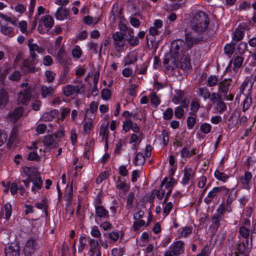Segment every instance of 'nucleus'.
<instances>
[{"label":"nucleus","mask_w":256,"mask_h":256,"mask_svg":"<svg viewBox=\"0 0 256 256\" xmlns=\"http://www.w3.org/2000/svg\"><path fill=\"white\" fill-rule=\"evenodd\" d=\"M209 24L210 18L208 14L201 10L196 12L190 20L192 30L201 35L206 36Z\"/></svg>","instance_id":"nucleus-1"},{"label":"nucleus","mask_w":256,"mask_h":256,"mask_svg":"<svg viewBox=\"0 0 256 256\" xmlns=\"http://www.w3.org/2000/svg\"><path fill=\"white\" fill-rule=\"evenodd\" d=\"M185 42L182 40H177L173 41L171 44L170 53L173 56H181L185 54L187 50Z\"/></svg>","instance_id":"nucleus-2"},{"label":"nucleus","mask_w":256,"mask_h":256,"mask_svg":"<svg viewBox=\"0 0 256 256\" xmlns=\"http://www.w3.org/2000/svg\"><path fill=\"white\" fill-rule=\"evenodd\" d=\"M122 116L126 117V120L123 122L122 130L126 132L129 131L130 129H132L134 132H138L140 130L138 126L136 124L132 122L130 118L132 116L134 117L136 116L128 111H124L122 113Z\"/></svg>","instance_id":"nucleus-3"},{"label":"nucleus","mask_w":256,"mask_h":256,"mask_svg":"<svg viewBox=\"0 0 256 256\" xmlns=\"http://www.w3.org/2000/svg\"><path fill=\"white\" fill-rule=\"evenodd\" d=\"M223 205H220L216 213L212 218V225L213 228L216 230L220 226V222L223 220L224 210Z\"/></svg>","instance_id":"nucleus-4"},{"label":"nucleus","mask_w":256,"mask_h":256,"mask_svg":"<svg viewBox=\"0 0 256 256\" xmlns=\"http://www.w3.org/2000/svg\"><path fill=\"white\" fill-rule=\"evenodd\" d=\"M206 36L200 34L196 36L192 34H188L186 35V46L188 50L192 48V46L201 41L206 39Z\"/></svg>","instance_id":"nucleus-5"},{"label":"nucleus","mask_w":256,"mask_h":256,"mask_svg":"<svg viewBox=\"0 0 256 256\" xmlns=\"http://www.w3.org/2000/svg\"><path fill=\"white\" fill-rule=\"evenodd\" d=\"M179 58L178 56H173L170 53V56H166L164 60V66L168 70H174L178 68Z\"/></svg>","instance_id":"nucleus-6"},{"label":"nucleus","mask_w":256,"mask_h":256,"mask_svg":"<svg viewBox=\"0 0 256 256\" xmlns=\"http://www.w3.org/2000/svg\"><path fill=\"white\" fill-rule=\"evenodd\" d=\"M32 91V88H28L20 91L18 96V104L26 106L30 100Z\"/></svg>","instance_id":"nucleus-7"},{"label":"nucleus","mask_w":256,"mask_h":256,"mask_svg":"<svg viewBox=\"0 0 256 256\" xmlns=\"http://www.w3.org/2000/svg\"><path fill=\"white\" fill-rule=\"evenodd\" d=\"M84 88V85L80 82L77 85L67 84L62 88L64 94L66 96H70L74 94L81 93V90Z\"/></svg>","instance_id":"nucleus-8"},{"label":"nucleus","mask_w":256,"mask_h":256,"mask_svg":"<svg viewBox=\"0 0 256 256\" xmlns=\"http://www.w3.org/2000/svg\"><path fill=\"white\" fill-rule=\"evenodd\" d=\"M250 224V220L245 218L243 220L241 226L239 227L238 232L240 235L246 240H249L250 236H252V230H250L248 228Z\"/></svg>","instance_id":"nucleus-9"},{"label":"nucleus","mask_w":256,"mask_h":256,"mask_svg":"<svg viewBox=\"0 0 256 256\" xmlns=\"http://www.w3.org/2000/svg\"><path fill=\"white\" fill-rule=\"evenodd\" d=\"M112 38L114 42V46L116 51H120L125 46L126 40L124 35L122 33L116 32L112 35Z\"/></svg>","instance_id":"nucleus-10"},{"label":"nucleus","mask_w":256,"mask_h":256,"mask_svg":"<svg viewBox=\"0 0 256 256\" xmlns=\"http://www.w3.org/2000/svg\"><path fill=\"white\" fill-rule=\"evenodd\" d=\"M116 188L120 196H124L130 190V186L124 178L118 177L116 182Z\"/></svg>","instance_id":"nucleus-11"},{"label":"nucleus","mask_w":256,"mask_h":256,"mask_svg":"<svg viewBox=\"0 0 256 256\" xmlns=\"http://www.w3.org/2000/svg\"><path fill=\"white\" fill-rule=\"evenodd\" d=\"M252 236L251 235L250 241L249 240H246V243L239 241L236 246V252L244 253L248 254L252 247Z\"/></svg>","instance_id":"nucleus-12"},{"label":"nucleus","mask_w":256,"mask_h":256,"mask_svg":"<svg viewBox=\"0 0 256 256\" xmlns=\"http://www.w3.org/2000/svg\"><path fill=\"white\" fill-rule=\"evenodd\" d=\"M222 191L225 194L228 193L229 192V189H228L224 186L214 188L208 192L207 196L204 199V202L208 204H210L212 200L215 198L218 193Z\"/></svg>","instance_id":"nucleus-13"},{"label":"nucleus","mask_w":256,"mask_h":256,"mask_svg":"<svg viewBox=\"0 0 256 256\" xmlns=\"http://www.w3.org/2000/svg\"><path fill=\"white\" fill-rule=\"evenodd\" d=\"M43 142L46 149L49 150L56 148L58 146V141L56 139L53 135L51 134L45 136L43 140Z\"/></svg>","instance_id":"nucleus-14"},{"label":"nucleus","mask_w":256,"mask_h":256,"mask_svg":"<svg viewBox=\"0 0 256 256\" xmlns=\"http://www.w3.org/2000/svg\"><path fill=\"white\" fill-rule=\"evenodd\" d=\"M37 244L36 240L31 238L26 243L24 251L26 256H30L36 250Z\"/></svg>","instance_id":"nucleus-15"},{"label":"nucleus","mask_w":256,"mask_h":256,"mask_svg":"<svg viewBox=\"0 0 256 256\" xmlns=\"http://www.w3.org/2000/svg\"><path fill=\"white\" fill-rule=\"evenodd\" d=\"M21 69L24 74L35 72V68L33 66L32 61L29 59H26L22 61Z\"/></svg>","instance_id":"nucleus-16"},{"label":"nucleus","mask_w":256,"mask_h":256,"mask_svg":"<svg viewBox=\"0 0 256 256\" xmlns=\"http://www.w3.org/2000/svg\"><path fill=\"white\" fill-rule=\"evenodd\" d=\"M56 59L62 65L69 63L70 58L68 56L64 48V46L58 51Z\"/></svg>","instance_id":"nucleus-17"},{"label":"nucleus","mask_w":256,"mask_h":256,"mask_svg":"<svg viewBox=\"0 0 256 256\" xmlns=\"http://www.w3.org/2000/svg\"><path fill=\"white\" fill-rule=\"evenodd\" d=\"M231 82V80L229 79H225L220 82L218 84V92L222 94L224 96H226L228 93Z\"/></svg>","instance_id":"nucleus-18"},{"label":"nucleus","mask_w":256,"mask_h":256,"mask_svg":"<svg viewBox=\"0 0 256 256\" xmlns=\"http://www.w3.org/2000/svg\"><path fill=\"white\" fill-rule=\"evenodd\" d=\"M252 174L250 172H246L244 175L240 178V182L242 184V187L246 190H250V183L252 180Z\"/></svg>","instance_id":"nucleus-19"},{"label":"nucleus","mask_w":256,"mask_h":256,"mask_svg":"<svg viewBox=\"0 0 256 256\" xmlns=\"http://www.w3.org/2000/svg\"><path fill=\"white\" fill-rule=\"evenodd\" d=\"M24 108L20 106L16 108L10 114L8 118L12 122H15L22 115Z\"/></svg>","instance_id":"nucleus-20"},{"label":"nucleus","mask_w":256,"mask_h":256,"mask_svg":"<svg viewBox=\"0 0 256 256\" xmlns=\"http://www.w3.org/2000/svg\"><path fill=\"white\" fill-rule=\"evenodd\" d=\"M195 174L194 170L191 168L186 167L184 170V176L182 179V182L186 184L192 178Z\"/></svg>","instance_id":"nucleus-21"},{"label":"nucleus","mask_w":256,"mask_h":256,"mask_svg":"<svg viewBox=\"0 0 256 256\" xmlns=\"http://www.w3.org/2000/svg\"><path fill=\"white\" fill-rule=\"evenodd\" d=\"M9 102V95L4 88L0 89V108H4Z\"/></svg>","instance_id":"nucleus-22"},{"label":"nucleus","mask_w":256,"mask_h":256,"mask_svg":"<svg viewBox=\"0 0 256 256\" xmlns=\"http://www.w3.org/2000/svg\"><path fill=\"white\" fill-rule=\"evenodd\" d=\"M56 88L52 86H42L40 93L42 98L51 96L55 92Z\"/></svg>","instance_id":"nucleus-23"},{"label":"nucleus","mask_w":256,"mask_h":256,"mask_svg":"<svg viewBox=\"0 0 256 256\" xmlns=\"http://www.w3.org/2000/svg\"><path fill=\"white\" fill-rule=\"evenodd\" d=\"M178 67L184 71H188L192 68L190 59L188 55L186 54L183 55Z\"/></svg>","instance_id":"nucleus-24"},{"label":"nucleus","mask_w":256,"mask_h":256,"mask_svg":"<svg viewBox=\"0 0 256 256\" xmlns=\"http://www.w3.org/2000/svg\"><path fill=\"white\" fill-rule=\"evenodd\" d=\"M31 182L34 185V186L32 188V191L34 192L36 189L40 190L42 186V180L40 176V173L31 178Z\"/></svg>","instance_id":"nucleus-25"},{"label":"nucleus","mask_w":256,"mask_h":256,"mask_svg":"<svg viewBox=\"0 0 256 256\" xmlns=\"http://www.w3.org/2000/svg\"><path fill=\"white\" fill-rule=\"evenodd\" d=\"M6 256H19V246L17 244L10 246L5 249Z\"/></svg>","instance_id":"nucleus-26"},{"label":"nucleus","mask_w":256,"mask_h":256,"mask_svg":"<svg viewBox=\"0 0 256 256\" xmlns=\"http://www.w3.org/2000/svg\"><path fill=\"white\" fill-rule=\"evenodd\" d=\"M96 216L100 218H107L109 216L108 212L103 206H95Z\"/></svg>","instance_id":"nucleus-27"},{"label":"nucleus","mask_w":256,"mask_h":256,"mask_svg":"<svg viewBox=\"0 0 256 256\" xmlns=\"http://www.w3.org/2000/svg\"><path fill=\"white\" fill-rule=\"evenodd\" d=\"M198 96L206 100L210 98V92L205 87H200L196 90Z\"/></svg>","instance_id":"nucleus-28"},{"label":"nucleus","mask_w":256,"mask_h":256,"mask_svg":"<svg viewBox=\"0 0 256 256\" xmlns=\"http://www.w3.org/2000/svg\"><path fill=\"white\" fill-rule=\"evenodd\" d=\"M59 112L57 110H53L50 112H45L42 116V119L44 121H51L56 118Z\"/></svg>","instance_id":"nucleus-29"},{"label":"nucleus","mask_w":256,"mask_h":256,"mask_svg":"<svg viewBox=\"0 0 256 256\" xmlns=\"http://www.w3.org/2000/svg\"><path fill=\"white\" fill-rule=\"evenodd\" d=\"M192 228L191 226H186L179 229L177 233L178 238H186L192 233Z\"/></svg>","instance_id":"nucleus-30"},{"label":"nucleus","mask_w":256,"mask_h":256,"mask_svg":"<svg viewBox=\"0 0 256 256\" xmlns=\"http://www.w3.org/2000/svg\"><path fill=\"white\" fill-rule=\"evenodd\" d=\"M41 21L42 22L44 26L49 30L54 24V20L50 15L44 16L42 17Z\"/></svg>","instance_id":"nucleus-31"},{"label":"nucleus","mask_w":256,"mask_h":256,"mask_svg":"<svg viewBox=\"0 0 256 256\" xmlns=\"http://www.w3.org/2000/svg\"><path fill=\"white\" fill-rule=\"evenodd\" d=\"M68 14V10L66 8H59L56 10L55 16L58 20H63L66 18Z\"/></svg>","instance_id":"nucleus-32"},{"label":"nucleus","mask_w":256,"mask_h":256,"mask_svg":"<svg viewBox=\"0 0 256 256\" xmlns=\"http://www.w3.org/2000/svg\"><path fill=\"white\" fill-rule=\"evenodd\" d=\"M29 49L30 56L34 60L37 58V54L35 52H37L38 53H42L44 50L42 48L39 47L38 45L36 44L30 46Z\"/></svg>","instance_id":"nucleus-33"},{"label":"nucleus","mask_w":256,"mask_h":256,"mask_svg":"<svg viewBox=\"0 0 256 256\" xmlns=\"http://www.w3.org/2000/svg\"><path fill=\"white\" fill-rule=\"evenodd\" d=\"M23 172L28 176V178H32L39 173L36 168L34 167L28 166L23 168Z\"/></svg>","instance_id":"nucleus-34"},{"label":"nucleus","mask_w":256,"mask_h":256,"mask_svg":"<svg viewBox=\"0 0 256 256\" xmlns=\"http://www.w3.org/2000/svg\"><path fill=\"white\" fill-rule=\"evenodd\" d=\"M109 122L106 124H102L100 126V136H102V140L105 139L106 142H107L108 137V126Z\"/></svg>","instance_id":"nucleus-35"},{"label":"nucleus","mask_w":256,"mask_h":256,"mask_svg":"<svg viewBox=\"0 0 256 256\" xmlns=\"http://www.w3.org/2000/svg\"><path fill=\"white\" fill-rule=\"evenodd\" d=\"M188 104H182V106L176 107L174 110L175 116L178 119L182 118L186 114L184 108H186Z\"/></svg>","instance_id":"nucleus-36"},{"label":"nucleus","mask_w":256,"mask_h":256,"mask_svg":"<svg viewBox=\"0 0 256 256\" xmlns=\"http://www.w3.org/2000/svg\"><path fill=\"white\" fill-rule=\"evenodd\" d=\"M184 242L178 240L174 242L170 247L180 255L184 252Z\"/></svg>","instance_id":"nucleus-37"},{"label":"nucleus","mask_w":256,"mask_h":256,"mask_svg":"<svg viewBox=\"0 0 256 256\" xmlns=\"http://www.w3.org/2000/svg\"><path fill=\"white\" fill-rule=\"evenodd\" d=\"M188 145L186 146L180 151V155L182 158H190L191 156L195 154V149H192L191 150H188Z\"/></svg>","instance_id":"nucleus-38"},{"label":"nucleus","mask_w":256,"mask_h":256,"mask_svg":"<svg viewBox=\"0 0 256 256\" xmlns=\"http://www.w3.org/2000/svg\"><path fill=\"white\" fill-rule=\"evenodd\" d=\"M244 37L243 32L240 28H236L233 34L232 42L236 44L237 42L241 40Z\"/></svg>","instance_id":"nucleus-39"},{"label":"nucleus","mask_w":256,"mask_h":256,"mask_svg":"<svg viewBox=\"0 0 256 256\" xmlns=\"http://www.w3.org/2000/svg\"><path fill=\"white\" fill-rule=\"evenodd\" d=\"M90 252L92 254L94 252H100L98 241L95 239H90Z\"/></svg>","instance_id":"nucleus-40"},{"label":"nucleus","mask_w":256,"mask_h":256,"mask_svg":"<svg viewBox=\"0 0 256 256\" xmlns=\"http://www.w3.org/2000/svg\"><path fill=\"white\" fill-rule=\"evenodd\" d=\"M145 162V158L143 154L141 152H138L136 154V156L134 162L136 166H142Z\"/></svg>","instance_id":"nucleus-41"},{"label":"nucleus","mask_w":256,"mask_h":256,"mask_svg":"<svg viewBox=\"0 0 256 256\" xmlns=\"http://www.w3.org/2000/svg\"><path fill=\"white\" fill-rule=\"evenodd\" d=\"M226 108V104L222 100L214 104V109L220 114L222 113Z\"/></svg>","instance_id":"nucleus-42"},{"label":"nucleus","mask_w":256,"mask_h":256,"mask_svg":"<svg viewBox=\"0 0 256 256\" xmlns=\"http://www.w3.org/2000/svg\"><path fill=\"white\" fill-rule=\"evenodd\" d=\"M218 78L214 75L210 76L207 80V86L210 87L216 86L218 84Z\"/></svg>","instance_id":"nucleus-43"},{"label":"nucleus","mask_w":256,"mask_h":256,"mask_svg":"<svg viewBox=\"0 0 256 256\" xmlns=\"http://www.w3.org/2000/svg\"><path fill=\"white\" fill-rule=\"evenodd\" d=\"M234 44V42L232 44H227L224 48V52L226 54H227L230 58L232 54L234 52V50L235 48V46Z\"/></svg>","instance_id":"nucleus-44"},{"label":"nucleus","mask_w":256,"mask_h":256,"mask_svg":"<svg viewBox=\"0 0 256 256\" xmlns=\"http://www.w3.org/2000/svg\"><path fill=\"white\" fill-rule=\"evenodd\" d=\"M72 196L73 188L72 185L70 186H67L64 194V197L66 198V200L68 202H70L72 200Z\"/></svg>","instance_id":"nucleus-45"},{"label":"nucleus","mask_w":256,"mask_h":256,"mask_svg":"<svg viewBox=\"0 0 256 256\" xmlns=\"http://www.w3.org/2000/svg\"><path fill=\"white\" fill-rule=\"evenodd\" d=\"M72 54L74 58H79L82 56V50L78 46L76 45L72 50Z\"/></svg>","instance_id":"nucleus-46"},{"label":"nucleus","mask_w":256,"mask_h":256,"mask_svg":"<svg viewBox=\"0 0 256 256\" xmlns=\"http://www.w3.org/2000/svg\"><path fill=\"white\" fill-rule=\"evenodd\" d=\"M214 176L218 180L226 182V180L228 178V176L225 173L221 172L218 170H216L214 172Z\"/></svg>","instance_id":"nucleus-47"},{"label":"nucleus","mask_w":256,"mask_h":256,"mask_svg":"<svg viewBox=\"0 0 256 256\" xmlns=\"http://www.w3.org/2000/svg\"><path fill=\"white\" fill-rule=\"evenodd\" d=\"M36 205L38 208L42 210L46 214L47 213L48 206L46 199H43L40 202H36Z\"/></svg>","instance_id":"nucleus-48"},{"label":"nucleus","mask_w":256,"mask_h":256,"mask_svg":"<svg viewBox=\"0 0 256 256\" xmlns=\"http://www.w3.org/2000/svg\"><path fill=\"white\" fill-rule=\"evenodd\" d=\"M252 104V98L251 96H246L243 102V110L245 111L248 110Z\"/></svg>","instance_id":"nucleus-49"},{"label":"nucleus","mask_w":256,"mask_h":256,"mask_svg":"<svg viewBox=\"0 0 256 256\" xmlns=\"http://www.w3.org/2000/svg\"><path fill=\"white\" fill-rule=\"evenodd\" d=\"M79 242L78 250L79 252H82L86 246V238L85 236H80L79 239Z\"/></svg>","instance_id":"nucleus-50"},{"label":"nucleus","mask_w":256,"mask_h":256,"mask_svg":"<svg viewBox=\"0 0 256 256\" xmlns=\"http://www.w3.org/2000/svg\"><path fill=\"white\" fill-rule=\"evenodd\" d=\"M150 102L152 106L156 108L160 104V100L157 96L155 92H152L151 94Z\"/></svg>","instance_id":"nucleus-51"},{"label":"nucleus","mask_w":256,"mask_h":256,"mask_svg":"<svg viewBox=\"0 0 256 256\" xmlns=\"http://www.w3.org/2000/svg\"><path fill=\"white\" fill-rule=\"evenodd\" d=\"M210 101L212 102L214 104H215L217 103L218 102H220V100H222V98L220 95L218 93L216 92H212V94H210Z\"/></svg>","instance_id":"nucleus-52"},{"label":"nucleus","mask_w":256,"mask_h":256,"mask_svg":"<svg viewBox=\"0 0 256 256\" xmlns=\"http://www.w3.org/2000/svg\"><path fill=\"white\" fill-rule=\"evenodd\" d=\"M22 74L19 71L15 70L12 74L8 76L9 80L12 81H18L20 80Z\"/></svg>","instance_id":"nucleus-53"},{"label":"nucleus","mask_w":256,"mask_h":256,"mask_svg":"<svg viewBox=\"0 0 256 256\" xmlns=\"http://www.w3.org/2000/svg\"><path fill=\"white\" fill-rule=\"evenodd\" d=\"M173 110L172 108H168L163 114V118L165 120H170L173 116Z\"/></svg>","instance_id":"nucleus-54"},{"label":"nucleus","mask_w":256,"mask_h":256,"mask_svg":"<svg viewBox=\"0 0 256 256\" xmlns=\"http://www.w3.org/2000/svg\"><path fill=\"white\" fill-rule=\"evenodd\" d=\"M45 76L46 78L47 82L48 83H51L54 81L56 76V74L52 71L46 70L45 72Z\"/></svg>","instance_id":"nucleus-55"},{"label":"nucleus","mask_w":256,"mask_h":256,"mask_svg":"<svg viewBox=\"0 0 256 256\" xmlns=\"http://www.w3.org/2000/svg\"><path fill=\"white\" fill-rule=\"evenodd\" d=\"M42 154L40 156L36 152H31L29 153L28 158L30 160H40Z\"/></svg>","instance_id":"nucleus-56"},{"label":"nucleus","mask_w":256,"mask_h":256,"mask_svg":"<svg viewBox=\"0 0 256 256\" xmlns=\"http://www.w3.org/2000/svg\"><path fill=\"white\" fill-rule=\"evenodd\" d=\"M124 250L122 248H114L112 250V256H122Z\"/></svg>","instance_id":"nucleus-57"},{"label":"nucleus","mask_w":256,"mask_h":256,"mask_svg":"<svg viewBox=\"0 0 256 256\" xmlns=\"http://www.w3.org/2000/svg\"><path fill=\"white\" fill-rule=\"evenodd\" d=\"M46 126L44 124H40L37 126L36 128V134H44L46 130Z\"/></svg>","instance_id":"nucleus-58"},{"label":"nucleus","mask_w":256,"mask_h":256,"mask_svg":"<svg viewBox=\"0 0 256 256\" xmlns=\"http://www.w3.org/2000/svg\"><path fill=\"white\" fill-rule=\"evenodd\" d=\"M1 17L6 20L10 22L14 25H16V22L18 20V18L15 16H8L4 14H2Z\"/></svg>","instance_id":"nucleus-59"},{"label":"nucleus","mask_w":256,"mask_h":256,"mask_svg":"<svg viewBox=\"0 0 256 256\" xmlns=\"http://www.w3.org/2000/svg\"><path fill=\"white\" fill-rule=\"evenodd\" d=\"M211 126L208 123L202 124L200 126V130L204 134H208L210 132L211 130Z\"/></svg>","instance_id":"nucleus-60"},{"label":"nucleus","mask_w":256,"mask_h":256,"mask_svg":"<svg viewBox=\"0 0 256 256\" xmlns=\"http://www.w3.org/2000/svg\"><path fill=\"white\" fill-rule=\"evenodd\" d=\"M0 31L3 34L5 35H8L13 32V29L10 26H1Z\"/></svg>","instance_id":"nucleus-61"},{"label":"nucleus","mask_w":256,"mask_h":256,"mask_svg":"<svg viewBox=\"0 0 256 256\" xmlns=\"http://www.w3.org/2000/svg\"><path fill=\"white\" fill-rule=\"evenodd\" d=\"M127 41L132 46H134L139 44V40L136 36H132L126 38Z\"/></svg>","instance_id":"nucleus-62"},{"label":"nucleus","mask_w":256,"mask_h":256,"mask_svg":"<svg viewBox=\"0 0 256 256\" xmlns=\"http://www.w3.org/2000/svg\"><path fill=\"white\" fill-rule=\"evenodd\" d=\"M70 112V109L68 108H63L60 110V114H61V120H64V119L66 118L67 116H68Z\"/></svg>","instance_id":"nucleus-63"},{"label":"nucleus","mask_w":256,"mask_h":256,"mask_svg":"<svg viewBox=\"0 0 256 256\" xmlns=\"http://www.w3.org/2000/svg\"><path fill=\"white\" fill-rule=\"evenodd\" d=\"M137 88L138 86L136 84H132L127 90L128 94L134 96L136 95Z\"/></svg>","instance_id":"nucleus-64"}]
</instances>
